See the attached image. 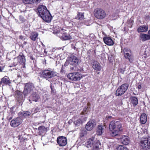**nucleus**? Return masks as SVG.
Masks as SVG:
<instances>
[{
  "instance_id": "f257e3e1",
  "label": "nucleus",
  "mask_w": 150,
  "mask_h": 150,
  "mask_svg": "<svg viewBox=\"0 0 150 150\" xmlns=\"http://www.w3.org/2000/svg\"><path fill=\"white\" fill-rule=\"evenodd\" d=\"M38 10L40 16L44 21L47 22L50 21L52 16L45 6L43 5L39 6Z\"/></svg>"
},
{
  "instance_id": "f03ea898",
  "label": "nucleus",
  "mask_w": 150,
  "mask_h": 150,
  "mask_svg": "<svg viewBox=\"0 0 150 150\" xmlns=\"http://www.w3.org/2000/svg\"><path fill=\"white\" fill-rule=\"evenodd\" d=\"M80 62L78 58L74 56H72L68 58L64 64L65 66L69 64L70 69L71 70H76V68Z\"/></svg>"
},
{
  "instance_id": "7ed1b4c3",
  "label": "nucleus",
  "mask_w": 150,
  "mask_h": 150,
  "mask_svg": "<svg viewBox=\"0 0 150 150\" xmlns=\"http://www.w3.org/2000/svg\"><path fill=\"white\" fill-rule=\"evenodd\" d=\"M86 146L88 148L92 147L91 150H99L100 143L98 140H95L94 137L89 139L86 144Z\"/></svg>"
},
{
  "instance_id": "20e7f679",
  "label": "nucleus",
  "mask_w": 150,
  "mask_h": 150,
  "mask_svg": "<svg viewBox=\"0 0 150 150\" xmlns=\"http://www.w3.org/2000/svg\"><path fill=\"white\" fill-rule=\"evenodd\" d=\"M40 77L47 80L56 76V74L50 68L43 70L40 73Z\"/></svg>"
},
{
  "instance_id": "39448f33",
  "label": "nucleus",
  "mask_w": 150,
  "mask_h": 150,
  "mask_svg": "<svg viewBox=\"0 0 150 150\" xmlns=\"http://www.w3.org/2000/svg\"><path fill=\"white\" fill-rule=\"evenodd\" d=\"M139 145L143 150L150 149V137H143L140 141Z\"/></svg>"
},
{
  "instance_id": "423d86ee",
  "label": "nucleus",
  "mask_w": 150,
  "mask_h": 150,
  "mask_svg": "<svg viewBox=\"0 0 150 150\" xmlns=\"http://www.w3.org/2000/svg\"><path fill=\"white\" fill-rule=\"evenodd\" d=\"M129 87L127 83H124L119 86L116 91L115 95L116 96H121L126 91Z\"/></svg>"
},
{
  "instance_id": "0eeeda50",
  "label": "nucleus",
  "mask_w": 150,
  "mask_h": 150,
  "mask_svg": "<svg viewBox=\"0 0 150 150\" xmlns=\"http://www.w3.org/2000/svg\"><path fill=\"white\" fill-rule=\"evenodd\" d=\"M34 88V84L31 83L29 82L25 84V86L23 91L24 96H27Z\"/></svg>"
},
{
  "instance_id": "6e6552de",
  "label": "nucleus",
  "mask_w": 150,
  "mask_h": 150,
  "mask_svg": "<svg viewBox=\"0 0 150 150\" xmlns=\"http://www.w3.org/2000/svg\"><path fill=\"white\" fill-rule=\"evenodd\" d=\"M94 14L95 17L97 18L100 19H103L106 16V13L103 9L97 8L94 11Z\"/></svg>"
},
{
  "instance_id": "1a4fd4ad",
  "label": "nucleus",
  "mask_w": 150,
  "mask_h": 150,
  "mask_svg": "<svg viewBox=\"0 0 150 150\" xmlns=\"http://www.w3.org/2000/svg\"><path fill=\"white\" fill-rule=\"evenodd\" d=\"M82 77V75L78 72L70 73L67 76V77L69 79L74 81L80 80Z\"/></svg>"
},
{
  "instance_id": "9d476101",
  "label": "nucleus",
  "mask_w": 150,
  "mask_h": 150,
  "mask_svg": "<svg viewBox=\"0 0 150 150\" xmlns=\"http://www.w3.org/2000/svg\"><path fill=\"white\" fill-rule=\"evenodd\" d=\"M57 33L58 34L60 38L63 40H67L70 39V36L65 32L64 29L62 28H60L57 30Z\"/></svg>"
},
{
  "instance_id": "9b49d317",
  "label": "nucleus",
  "mask_w": 150,
  "mask_h": 150,
  "mask_svg": "<svg viewBox=\"0 0 150 150\" xmlns=\"http://www.w3.org/2000/svg\"><path fill=\"white\" fill-rule=\"evenodd\" d=\"M117 128V129L119 130H122L121 129V125L120 122L114 121H111L109 124V128L110 131L114 130Z\"/></svg>"
},
{
  "instance_id": "f8f14e48",
  "label": "nucleus",
  "mask_w": 150,
  "mask_h": 150,
  "mask_svg": "<svg viewBox=\"0 0 150 150\" xmlns=\"http://www.w3.org/2000/svg\"><path fill=\"white\" fill-rule=\"evenodd\" d=\"M22 121V119L20 117H17L12 120L10 123L11 126L14 127H18L20 125Z\"/></svg>"
},
{
  "instance_id": "ddd939ff",
  "label": "nucleus",
  "mask_w": 150,
  "mask_h": 150,
  "mask_svg": "<svg viewBox=\"0 0 150 150\" xmlns=\"http://www.w3.org/2000/svg\"><path fill=\"white\" fill-rule=\"evenodd\" d=\"M17 60L18 63L23 65V67H25V59L23 54H21L17 57L15 58V60Z\"/></svg>"
},
{
  "instance_id": "4468645a",
  "label": "nucleus",
  "mask_w": 150,
  "mask_h": 150,
  "mask_svg": "<svg viewBox=\"0 0 150 150\" xmlns=\"http://www.w3.org/2000/svg\"><path fill=\"white\" fill-rule=\"evenodd\" d=\"M57 142L59 146H64L67 144V140L64 137H59L57 138Z\"/></svg>"
},
{
  "instance_id": "2eb2a0df",
  "label": "nucleus",
  "mask_w": 150,
  "mask_h": 150,
  "mask_svg": "<svg viewBox=\"0 0 150 150\" xmlns=\"http://www.w3.org/2000/svg\"><path fill=\"white\" fill-rule=\"evenodd\" d=\"M124 55L126 59H127L129 60V61L130 62H132V61L130 60L132 56L131 52L130 50L127 48H125L124 50Z\"/></svg>"
},
{
  "instance_id": "dca6fc26",
  "label": "nucleus",
  "mask_w": 150,
  "mask_h": 150,
  "mask_svg": "<svg viewBox=\"0 0 150 150\" xmlns=\"http://www.w3.org/2000/svg\"><path fill=\"white\" fill-rule=\"evenodd\" d=\"M96 123L93 120L89 121L86 124V128L87 130H91L95 126Z\"/></svg>"
},
{
  "instance_id": "f3484780",
  "label": "nucleus",
  "mask_w": 150,
  "mask_h": 150,
  "mask_svg": "<svg viewBox=\"0 0 150 150\" xmlns=\"http://www.w3.org/2000/svg\"><path fill=\"white\" fill-rule=\"evenodd\" d=\"M120 141L122 144L125 145H127L130 143V140L128 136L124 135L120 138Z\"/></svg>"
},
{
  "instance_id": "a211bd4d",
  "label": "nucleus",
  "mask_w": 150,
  "mask_h": 150,
  "mask_svg": "<svg viewBox=\"0 0 150 150\" xmlns=\"http://www.w3.org/2000/svg\"><path fill=\"white\" fill-rule=\"evenodd\" d=\"M39 98V96L36 93H32L29 97V101L30 102L31 100L37 102Z\"/></svg>"
},
{
  "instance_id": "6ab92c4d",
  "label": "nucleus",
  "mask_w": 150,
  "mask_h": 150,
  "mask_svg": "<svg viewBox=\"0 0 150 150\" xmlns=\"http://www.w3.org/2000/svg\"><path fill=\"white\" fill-rule=\"evenodd\" d=\"M87 117L83 118L81 117L77 119L74 122V124L76 126H79L80 125H81L84 121H86L87 120Z\"/></svg>"
},
{
  "instance_id": "aec40b11",
  "label": "nucleus",
  "mask_w": 150,
  "mask_h": 150,
  "mask_svg": "<svg viewBox=\"0 0 150 150\" xmlns=\"http://www.w3.org/2000/svg\"><path fill=\"white\" fill-rule=\"evenodd\" d=\"M103 40L105 44L108 45H112L114 44L112 39L108 37H105L103 38Z\"/></svg>"
},
{
  "instance_id": "412c9836",
  "label": "nucleus",
  "mask_w": 150,
  "mask_h": 150,
  "mask_svg": "<svg viewBox=\"0 0 150 150\" xmlns=\"http://www.w3.org/2000/svg\"><path fill=\"white\" fill-rule=\"evenodd\" d=\"M41 0H23V2L25 4H33L40 3Z\"/></svg>"
},
{
  "instance_id": "4be33fe9",
  "label": "nucleus",
  "mask_w": 150,
  "mask_h": 150,
  "mask_svg": "<svg viewBox=\"0 0 150 150\" xmlns=\"http://www.w3.org/2000/svg\"><path fill=\"white\" fill-rule=\"evenodd\" d=\"M147 120L146 115L145 113H142L141 115L140 118V122L143 124L146 123Z\"/></svg>"
},
{
  "instance_id": "5701e85b",
  "label": "nucleus",
  "mask_w": 150,
  "mask_h": 150,
  "mask_svg": "<svg viewBox=\"0 0 150 150\" xmlns=\"http://www.w3.org/2000/svg\"><path fill=\"white\" fill-rule=\"evenodd\" d=\"M92 67L94 69L97 71H100L101 69L100 64L97 62H93Z\"/></svg>"
},
{
  "instance_id": "b1692460",
  "label": "nucleus",
  "mask_w": 150,
  "mask_h": 150,
  "mask_svg": "<svg viewBox=\"0 0 150 150\" xmlns=\"http://www.w3.org/2000/svg\"><path fill=\"white\" fill-rule=\"evenodd\" d=\"M148 30V26L145 25H144L140 26L137 29V31L138 33L145 32Z\"/></svg>"
},
{
  "instance_id": "393cba45",
  "label": "nucleus",
  "mask_w": 150,
  "mask_h": 150,
  "mask_svg": "<svg viewBox=\"0 0 150 150\" xmlns=\"http://www.w3.org/2000/svg\"><path fill=\"white\" fill-rule=\"evenodd\" d=\"M139 37L141 40L142 41H145L150 40V38L148 34H141L140 35Z\"/></svg>"
},
{
  "instance_id": "a878e982",
  "label": "nucleus",
  "mask_w": 150,
  "mask_h": 150,
  "mask_svg": "<svg viewBox=\"0 0 150 150\" xmlns=\"http://www.w3.org/2000/svg\"><path fill=\"white\" fill-rule=\"evenodd\" d=\"M104 126L101 125H98L97 130V134L98 135H100L102 134L104 131Z\"/></svg>"
},
{
  "instance_id": "bb28decb",
  "label": "nucleus",
  "mask_w": 150,
  "mask_h": 150,
  "mask_svg": "<svg viewBox=\"0 0 150 150\" xmlns=\"http://www.w3.org/2000/svg\"><path fill=\"white\" fill-rule=\"evenodd\" d=\"M11 83L9 79L7 76H4L1 79L0 83L4 85H7Z\"/></svg>"
},
{
  "instance_id": "cd10ccee",
  "label": "nucleus",
  "mask_w": 150,
  "mask_h": 150,
  "mask_svg": "<svg viewBox=\"0 0 150 150\" xmlns=\"http://www.w3.org/2000/svg\"><path fill=\"white\" fill-rule=\"evenodd\" d=\"M15 97L19 100L22 99L23 97V93L20 91H16L15 92Z\"/></svg>"
},
{
  "instance_id": "c85d7f7f",
  "label": "nucleus",
  "mask_w": 150,
  "mask_h": 150,
  "mask_svg": "<svg viewBox=\"0 0 150 150\" xmlns=\"http://www.w3.org/2000/svg\"><path fill=\"white\" fill-rule=\"evenodd\" d=\"M31 114L30 112H20L18 114L19 116L23 118L26 117L30 116Z\"/></svg>"
},
{
  "instance_id": "c756f323",
  "label": "nucleus",
  "mask_w": 150,
  "mask_h": 150,
  "mask_svg": "<svg viewBox=\"0 0 150 150\" xmlns=\"http://www.w3.org/2000/svg\"><path fill=\"white\" fill-rule=\"evenodd\" d=\"M131 102L134 106H136L138 103V100L137 98L135 96L130 97Z\"/></svg>"
},
{
  "instance_id": "7c9ffc66",
  "label": "nucleus",
  "mask_w": 150,
  "mask_h": 150,
  "mask_svg": "<svg viewBox=\"0 0 150 150\" xmlns=\"http://www.w3.org/2000/svg\"><path fill=\"white\" fill-rule=\"evenodd\" d=\"M39 131V134L41 135L42 133L46 132L47 130V127H45V126H40L38 127V129Z\"/></svg>"
},
{
  "instance_id": "2f4dec72",
  "label": "nucleus",
  "mask_w": 150,
  "mask_h": 150,
  "mask_svg": "<svg viewBox=\"0 0 150 150\" xmlns=\"http://www.w3.org/2000/svg\"><path fill=\"white\" fill-rule=\"evenodd\" d=\"M121 130H114L112 131L110 133L111 136L112 137L118 136L120 134V131Z\"/></svg>"
},
{
  "instance_id": "473e14b6",
  "label": "nucleus",
  "mask_w": 150,
  "mask_h": 150,
  "mask_svg": "<svg viewBox=\"0 0 150 150\" xmlns=\"http://www.w3.org/2000/svg\"><path fill=\"white\" fill-rule=\"evenodd\" d=\"M38 36V34L37 33L34 32L32 33L31 36H30V38L32 40L35 41Z\"/></svg>"
},
{
  "instance_id": "72a5a7b5",
  "label": "nucleus",
  "mask_w": 150,
  "mask_h": 150,
  "mask_svg": "<svg viewBox=\"0 0 150 150\" xmlns=\"http://www.w3.org/2000/svg\"><path fill=\"white\" fill-rule=\"evenodd\" d=\"M116 150H129L127 148L123 145L119 146Z\"/></svg>"
},
{
  "instance_id": "f704fd0d",
  "label": "nucleus",
  "mask_w": 150,
  "mask_h": 150,
  "mask_svg": "<svg viewBox=\"0 0 150 150\" xmlns=\"http://www.w3.org/2000/svg\"><path fill=\"white\" fill-rule=\"evenodd\" d=\"M83 18V13H79L77 15V17L76 18L78 19L82 20Z\"/></svg>"
},
{
  "instance_id": "c9c22d12",
  "label": "nucleus",
  "mask_w": 150,
  "mask_h": 150,
  "mask_svg": "<svg viewBox=\"0 0 150 150\" xmlns=\"http://www.w3.org/2000/svg\"><path fill=\"white\" fill-rule=\"evenodd\" d=\"M87 134L86 131L84 130H81L80 134V136L82 137Z\"/></svg>"
},
{
  "instance_id": "e433bc0d",
  "label": "nucleus",
  "mask_w": 150,
  "mask_h": 150,
  "mask_svg": "<svg viewBox=\"0 0 150 150\" xmlns=\"http://www.w3.org/2000/svg\"><path fill=\"white\" fill-rule=\"evenodd\" d=\"M94 36L93 34H91L87 36V39L90 40H93L94 38Z\"/></svg>"
},
{
  "instance_id": "4c0bfd02",
  "label": "nucleus",
  "mask_w": 150,
  "mask_h": 150,
  "mask_svg": "<svg viewBox=\"0 0 150 150\" xmlns=\"http://www.w3.org/2000/svg\"><path fill=\"white\" fill-rule=\"evenodd\" d=\"M142 132L144 134H147L148 133L147 130L145 128H143L142 129Z\"/></svg>"
},
{
  "instance_id": "58836bf2",
  "label": "nucleus",
  "mask_w": 150,
  "mask_h": 150,
  "mask_svg": "<svg viewBox=\"0 0 150 150\" xmlns=\"http://www.w3.org/2000/svg\"><path fill=\"white\" fill-rule=\"evenodd\" d=\"M14 62H13V65L14 66H16L17 65L18 62L17 60H15V59H14Z\"/></svg>"
},
{
  "instance_id": "ea45409f",
  "label": "nucleus",
  "mask_w": 150,
  "mask_h": 150,
  "mask_svg": "<svg viewBox=\"0 0 150 150\" xmlns=\"http://www.w3.org/2000/svg\"><path fill=\"white\" fill-rule=\"evenodd\" d=\"M50 88L51 89V93L53 94H55L56 93V91L53 89L52 86H50Z\"/></svg>"
},
{
  "instance_id": "a19ab883",
  "label": "nucleus",
  "mask_w": 150,
  "mask_h": 150,
  "mask_svg": "<svg viewBox=\"0 0 150 150\" xmlns=\"http://www.w3.org/2000/svg\"><path fill=\"white\" fill-rule=\"evenodd\" d=\"M106 117L107 119H109L111 118L112 117V116H108Z\"/></svg>"
},
{
  "instance_id": "79ce46f5",
  "label": "nucleus",
  "mask_w": 150,
  "mask_h": 150,
  "mask_svg": "<svg viewBox=\"0 0 150 150\" xmlns=\"http://www.w3.org/2000/svg\"><path fill=\"white\" fill-rule=\"evenodd\" d=\"M141 86L140 85H139L138 86V88L139 89H140L141 88Z\"/></svg>"
},
{
  "instance_id": "37998d69",
  "label": "nucleus",
  "mask_w": 150,
  "mask_h": 150,
  "mask_svg": "<svg viewBox=\"0 0 150 150\" xmlns=\"http://www.w3.org/2000/svg\"><path fill=\"white\" fill-rule=\"evenodd\" d=\"M3 69L2 68H1V67H0V72L2 71L3 70Z\"/></svg>"
},
{
  "instance_id": "c03bdc74",
  "label": "nucleus",
  "mask_w": 150,
  "mask_h": 150,
  "mask_svg": "<svg viewBox=\"0 0 150 150\" xmlns=\"http://www.w3.org/2000/svg\"><path fill=\"white\" fill-rule=\"evenodd\" d=\"M1 16L0 15V20H1Z\"/></svg>"
},
{
  "instance_id": "a18cd8bd",
  "label": "nucleus",
  "mask_w": 150,
  "mask_h": 150,
  "mask_svg": "<svg viewBox=\"0 0 150 150\" xmlns=\"http://www.w3.org/2000/svg\"><path fill=\"white\" fill-rule=\"evenodd\" d=\"M86 108H84V110H86Z\"/></svg>"
}]
</instances>
